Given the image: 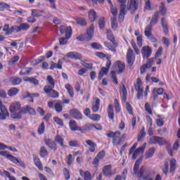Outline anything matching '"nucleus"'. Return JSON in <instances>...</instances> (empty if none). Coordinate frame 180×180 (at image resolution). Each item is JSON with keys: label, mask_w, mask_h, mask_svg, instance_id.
Returning a JSON list of instances; mask_svg holds the SVG:
<instances>
[{"label": "nucleus", "mask_w": 180, "mask_h": 180, "mask_svg": "<svg viewBox=\"0 0 180 180\" xmlns=\"http://www.w3.org/2000/svg\"><path fill=\"white\" fill-rule=\"evenodd\" d=\"M46 129V126L44 125V122H41V124L39 125L38 128V134L41 135L44 133V130Z\"/></svg>", "instance_id": "56"}, {"label": "nucleus", "mask_w": 180, "mask_h": 180, "mask_svg": "<svg viewBox=\"0 0 180 180\" xmlns=\"http://www.w3.org/2000/svg\"><path fill=\"white\" fill-rule=\"evenodd\" d=\"M65 88L67 89L69 95H70L71 98H74V89L70 84H67L65 85Z\"/></svg>", "instance_id": "38"}, {"label": "nucleus", "mask_w": 180, "mask_h": 180, "mask_svg": "<svg viewBox=\"0 0 180 180\" xmlns=\"http://www.w3.org/2000/svg\"><path fill=\"white\" fill-rule=\"evenodd\" d=\"M20 29L21 32H26L30 29V25L26 22H22L20 24Z\"/></svg>", "instance_id": "39"}, {"label": "nucleus", "mask_w": 180, "mask_h": 180, "mask_svg": "<svg viewBox=\"0 0 180 180\" xmlns=\"http://www.w3.org/2000/svg\"><path fill=\"white\" fill-rule=\"evenodd\" d=\"M159 18H160V12L157 11L152 16V19L150 20L149 26L153 27V26H155V25H157V23H158Z\"/></svg>", "instance_id": "19"}, {"label": "nucleus", "mask_w": 180, "mask_h": 180, "mask_svg": "<svg viewBox=\"0 0 180 180\" xmlns=\"http://www.w3.org/2000/svg\"><path fill=\"white\" fill-rule=\"evenodd\" d=\"M67 57H68V58H72V60H81L82 58V55L78 52L71 51L67 54Z\"/></svg>", "instance_id": "16"}, {"label": "nucleus", "mask_w": 180, "mask_h": 180, "mask_svg": "<svg viewBox=\"0 0 180 180\" xmlns=\"http://www.w3.org/2000/svg\"><path fill=\"white\" fill-rule=\"evenodd\" d=\"M34 162L39 171H43V164L41 163V161H40V158H39V157H34Z\"/></svg>", "instance_id": "28"}, {"label": "nucleus", "mask_w": 180, "mask_h": 180, "mask_svg": "<svg viewBox=\"0 0 180 180\" xmlns=\"http://www.w3.org/2000/svg\"><path fill=\"white\" fill-rule=\"evenodd\" d=\"M44 143L49 148H51L53 151H57V143L51 139H45Z\"/></svg>", "instance_id": "11"}, {"label": "nucleus", "mask_w": 180, "mask_h": 180, "mask_svg": "<svg viewBox=\"0 0 180 180\" xmlns=\"http://www.w3.org/2000/svg\"><path fill=\"white\" fill-rule=\"evenodd\" d=\"M68 40H70V38H68L67 37H65V38L64 37L60 38L59 44L61 46H64V45L67 44V43H68Z\"/></svg>", "instance_id": "59"}, {"label": "nucleus", "mask_w": 180, "mask_h": 180, "mask_svg": "<svg viewBox=\"0 0 180 180\" xmlns=\"http://www.w3.org/2000/svg\"><path fill=\"white\" fill-rule=\"evenodd\" d=\"M44 11H39L38 9H32V18H40L41 16V13H44Z\"/></svg>", "instance_id": "34"}, {"label": "nucleus", "mask_w": 180, "mask_h": 180, "mask_svg": "<svg viewBox=\"0 0 180 180\" xmlns=\"http://www.w3.org/2000/svg\"><path fill=\"white\" fill-rule=\"evenodd\" d=\"M21 105L19 102L14 103L10 105V112L11 113H15V112H20Z\"/></svg>", "instance_id": "17"}, {"label": "nucleus", "mask_w": 180, "mask_h": 180, "mask_svg": "<svg viewBox=\"0 0 180 180\" xmlns=\"http://www.w3.org/2000/svg\"><path fill=\"white\" fill-rule=\"evenodd\" d=\"M176 169V160L175 159H172L170 162V172H174Z\"/></svg>", "instance_id": "48"}, {"label": "nucleus", "mask_w": 180, "mask_h": 180, "mask_svg": "<svg viewBox=\"0 0 180 180\" xmlns=\"http://www.w3.org/2000/svg\"><path fill=\"white\" fill-rule=\"evenodd\" d=\"M54 68H58V70H63V59H59L58 63L51 61L50 70H54Z\"/></svg>", "instance_id": "18"}, {"label": "nucleus", "mask_w": 180, "mask_h": 180, "mask_svg": "<svg viewBox=\"0 0 180 180\" xmlns=\"http://www.w3.org/2000/svg\"><path fill=\"white\" fill-rule=\"evenodd\" d=\"M146 131L144 130V127H143L138 134L137 141H141V140L146 137Z\"/></svg>", "instance_id": "40"}, {"label": "nucleus", "mask_w": 180, "mask_h": 180, "mask_svg": "<svg viewBox=\"0 0 180 180\" xmlns=\"http://www.w3.org/2000/svg\"><path fill=\"white\" fill-rule=\"evenodd\" d=\"M136 85H135V89L137 92L136 98L137 99H142L143 98V94H144V89L141 88V85L143 83L141 82V79L138 78L136 80Z\"/></svg>", "instance_id": "5"}, {"label": "nucleus", "mask_w": 180, "mask_h": 180, "mask_svg": "<svg viewBox=\"0 0 180 180\" xmlns=\"http://www.w3.org/2000/svg\"><path fill=\"white\" fill-rule=\"evenodd\" d=\"M18 61H19V56H13V58H11L10 59V60L8 63V64L11 67H13V65H15V63H18Z\"/></svg>", "instance_id": "41"}, {"label": "nucleus", "mask_w": 180, "mask_h": 180, "mask_svg": "<svg viewBox=\"0 0 180 180\" xmlns=\"http://www.w3.org/2000/svg\"><path fill=\"white\" fill-rule=\"evenodd\" d=\"M53 89L54 88L50 87V86H45L44 88V91L45 94H47L51 98H58V96H60V94L58 93V91L54 90Z\"/></svg>", "instance_id": "7"}, {"label": "nucleus", "mask_w": 180, "mask_h": 180, "mask_svg": "<svg viewBox=\"0 0 180 180\" xmlns=\"http://www.w3.org/2000/svg\"><path fill=\"white\" fill-rule=\"evenodd\" d=\"M95 127V124H86L81 128V133H85V131H89Z\"/></svg>", "instance_id": "25"}, {"label": "nucleus", "mask_w": 180, "mask_h": 180, "mask_svg": "<svg viewBox=\"0 0 180 180\" xmlns=\"http://www.w3.org/2000/svg\"><path fill=\"white\" fill-rule=\"evenodd\" d=\"M135 60L136 58L133 54V50L131 49H129L127 53V61L129 68H131V67H133Z\"/></svg>", "instance_id": "9"}, {"label": "nucleus", "mask_w": 180, "mask_h": 180, "mask_svg": "<svg viewBox=\"0 0 180 180\" xmlns=\"http://www.w3.org/2000/svg\"><path fill=\"white\" fill-rule=\"evenodd\" d=\"M140 32H139V30L135 31V36H138L136 38L137 40V43H138V46L139 47H141L143 46V36L139 35Z\"/></svg>", "instance_id": "33"}, {"label": "nucleus", "mask_w": 180, "mask_h": 180, "mask_svg": "<svg viewBox=\"0 0 180 180\" xmlns=\"http://www.w3.org/2000/svg\"><path fill=\"white\" fill-rule=\"evenodd\" d=\"M5 9H11V6L8 4L0 2V12H4Z\"/></svg>", "instance_id": "46"}, {"label": "nucleus", "mask_w": 180, "mask_h": 180, "mask_svg": "<svg viewBox=\"0 0 180 180\" xmlns=\"http://www.w3.org/2000/svg\"><path fill=\"white\" fill-rule=\"evenodd\" d=\"M13 32H15V33H20L21 32L20 25H13L11 27L10 33H13Z\"/></svg>", "instance_id": "53"}, {"label": "nucleus", "mask_w": 180, "mask_h": 180, "mask_svg": "<svg viewBox=\"0 0 180 180\" xmlns=\"http://www.w3.org/2000/svg\"><path fill=\"white\" fill-rule=\"evenodd\" d=\"M141 164V159H138L134 166V175H136L138 178H139V180H141V178H143V180H150L153 178L150 176V174H148L144 176V172H146V169H144V166H142L140 168V165ZM139 168H140L139 171Z\"/></svg>", "instance_id": "1"}, {"label": "nucleus", "mask_w": 180, "mask_h": 180, "mask_svg": "<svg viewBox=\"0 0 180 180\" xmlns=\"http://www.w3.org/2000/svg\"><path fill=\"white\" fill-rule=\"evenodd\" d=\"M12 85H19L22 82V79L19 77H14L11 79Z\"/></svg>", "instance_id": "49"}, {"label": "nucleus", "mask_w": 180, "mask_h": 180, "mask_svg": "<svg viewBox=\"0 0 180 180\" xmlns=\"http://www.w3.org/2000/svg\"><path fill=\"white\" fill-rule=\"evenodd\" d=\"M108 72H109V69L105 67L101 68L98 75V79H102V78H103V75H108Z\"/></svg>", "instance_id": "31"}, {"label": "nucleus", "mask_w": 180, "mask_h": 180, "mask_svg": "<svg viewBox=\"0 0 180 180\" xmlns=\"http://www.w3.org/2000/svg\"><path fill=\"white\" fill-rule=\"evenodd\" d=\"M55 143H57V144H59L63 148H67V146L64 145V138L60 135H56L55 136Z\"/></svg>", "instance_id": "23"}, {"label": "nucleus", "mask_w": 180, "mask_h": 180, "mask_svg": "<svg viewBox=\"0 0 180 180\" xmlns=\"http://www.w3.org/2000/svg\"><path fill=\"white\" fill-rule=\"evenodd\" d=\"M108 115L109 119H110L111 120H113V119H115V112H113V105H112V104L108 105Z\"/></svg>", "instance_id": "30"}, {"label": "nucleus", "mask_w": 180, "mask_h": 180, "mask_svg": "<svg viewBox=\"0 0 180 180\" xmlns=\"http://www.w3.org/2000/svg\"><path fill=\"white\" fill-rule=\"evenodd\" d=\"M152 53L153 49H151L150 46H143L141 51L143 58L148 59Z\"/></svg>", "instance_id": "14"}, {"label": "nucleus", "mask_w": 180, "mask_h": 180, "mask_svg": "<svg viewBox=\"0 0 180 180\" xmlns=\"http://www.w3.org/2000/svg\"><path fill=\"white\" fill-rule=\"evenodd\" d=\"M76 23L80 26H86V20L82 18H75Z\"/></svg>", "instance_id": "42"}, {"label": "nucleus", "mask_w": 180, "mask_h": 180, "mask_svg": "<svg viewBox=\"0 0 180 180\" xmlns=\"http://www.w3.org/2000/svg\"><path fill=\"white\" fill-rule=\"evenodd\" d=\"M120 5V11L119 14V19H124V15H126V0H118Z\"/></svg>", "instance_id": "13"}, {"label": "nucleus", "mask_w": 180, "mask_h": 180, "mask_svg": "<svg viewBox=\"0 0 180 180\" xmlns=\"http://www.w3.org/2000/svg\"><path fill=\"white\" fill-rule=\"evenodd\" d=\"M96 18H98L96 12H95L94 9L90 10L89 12V19L90 22H95L96 20Z\"/></svg>", "instance_id": "29"}, {"label": "nucleus", "mask_w": 180, "mask_h": 180, "mask_svg": "<svg viewBox=\"0 0 180 180\" xmlns=\"http://www.w3.org/2000/svg\"><path fill=\"white\" fill-rule=\"evenodd\" d=\"M72 162H74V159L72 158V155L69 154L66 158V163L69 167L72 165Z\"/></svg>", "instance_id": "52"}, {"label": "nucleus", "mask_w": 180, "mask_h": 180, "mask_svg": "<svg viewBox=\"0 0 180 180\" xmlns=\"http://www.w3.org/2000/svg\"><path fill=\"white\" fill-rule=\"evenodd\" d=\"M39 155H40L42 158H44V157H47V155H49V151L47 150V149L46 148V147L41 146V147L40 148Z\"/></svg>", "instance_id": "35"}, {"label": "nucleus", "mask_w": 180, "mask_h": 180, "mask_svg": "<svg viewBox=\"0 0 180 180\" xmlns=\"http://www.w3.org/2000/svg\"><path fill=\"white\" fill-rule=\"evenodd\" d=\"M139 9V0H130L129 2L128 10L131 11V13H134Z\"/></svg>", "instance_id": "12"}, {"label": "nucleus", "mask_w": 180, "mask_h": 180, "mask_svg": "<svg viewBox=\"0 0 180 180\" xmlns=\"http://www.w3.org/2000/svg\"><path fill=\"white\" fill-rule=\"evenodd\" d=\"M158 12H159V13H160L162 16L165 15V13H167V8L165 7V4L164 3L161 4V6L160 7V11H158Z\"/></svg>", "instance_id": "47"}, {"label": "nucleus", "mask_w": 180, "mask_h": 180, "mask_svg": "<svg viewBox=\"0 0 180 180\" xmlns=\"http://www.w3.org/2000/svg\"><path fill=\"white\" fill-rule=\"evenodd\" d=\"M110 76L111 77V78L112 79V82H114V84L117 85L118 82H117V77L116 76V72L111 71L110 73Z\"/></svg>", "instance_id": "51"}, {"label": "nucleus", "mask_w": 180, "mask_h": 180, "mask_svg": "<svg viewBox=\"0 0 180 180\" xmlns=\"http://www.w3.org/2000/svg\"><path fill=\"white\" fill-rule=\"evenodd\" d=\"M26 82H30V84H34V85H39V80L34 77H27L25 79Z\"/></svg>", "instance_id": "44"}, {"label": "nucleus", "mask_w": 180, "mask_h": 180, "mask_svg": "<svg viewBox=\"0 0 180 180\" xmlns=\"http://www.w3.org/2000/svg\"><path fill=\"white\" fill-rule=\"evenodd\" d=\"M3 32H5V36H11V28H9V24H6L3 28Z\"/></svg>", "instance_id": "50"}, {"label": "nucleus", "mask_w": 180, "mask_h": 180, "mask_svg": "<svg viewBox=\"0 0 180 180\" xmlns=\"http://www.w3.org/2000/svg\"><path fill=\"white\" fill-rule=\"evenodd\" d=\"M4 175L6 178H8L9 180H16V178L11 175L9 172H4Z\"/></svg>", "instance_id": "64"}, {"label": "nucleus", "mask_w": 180, "mask_h": 180, "mask_svg": "<svg viewBox=\"0 0 180 180\" xmlns=\"http://www.w3.org/2000/svg\"><path fill=\"white\" fill-rule=\"evenodd\" d=\"M169 169V164L168 163V162L166 161L165 162V167L162 169L163 174H165V175H167Z\"/></svg>", "instance_id": "61"}, {"label": "nucleus", "mask_w": 180, "mask_h": 180, "mask_svg": "<svg viewBox=\"0 0 180 180\" xmlns=\"http://www.w3.org/2000/svg\"><path fill=\"white\" fill-rule=\"evenodd\" d=\"M100 108H101V99H99L98 98H96L95 104L93 105V107H92V111L94 112V113H96V112L99 110Z\"/></svg>", "instance_id": "27"}, {"label": "nucleus", "mask_w": 180, "mask_h": 180, "mask_svg": "<svg viewBox=\"0 0 180 180\" xmlns=\"http://www.w3.org/2000/svg\"><path fill=\"white\" fill-rule=\"evenodd\" d=\"M149 144H158V146H165L167 140L164 137L154 136L150 138Z\"/></svg>", "instance_id": "4"}, {"label": "nucleus", "mask_w": 180, "mask_h": 180, "mask_svg": "<svg viewBox=\"0 0 180 180\" xmlns=\"http://www.w3.org/2000/svg\"><path fill=\"white\" fill-rule=\"evenodd\" d=\"M69 126L72 131H81V127L77 126V122L75 120H70L69 122Z\"/></svg>", "instance_id": "22"}, {"label": "nucleus", "mask_w": 180, "mask_h": 180, "mask_svg": "<svg viewBox=\"0 0 180 180\" xmlns=\"http://www.w3.org/2000/svg\"><path fill=\"white\" fill-rule=\"evenodd\" d=\"M106 136L109 139H112V144L113 146H116L117 144V139H120V131H117L113 132L109 131L108 133L106 134Z\"/></svg>", "instance_id": "8"}, {"label": "nucleus", "mask_w": 180, "mask_h": 180, "mask_svg": "<svg viewBox=\"0 0 180 180\" xmlns=\"http://www.w3.org/2000/svg\"><path fill=\"white\" fill-rule=\"evenodd\" d=\"M19 94V89L16 87H13L8 91V95L10 96H16Z\"/></svg>", "instance_id": "32"}, {"label": "nucleus", "mask_w": 180, "mask_h": 180, "mask_svg": "<svg viewBox=\"0 0 180 180\" xmlns=\"http://www.w3.org/2000/svg\"><path fill=\"white\" fill-rule=\"evenodd\" d=\"M91 49H94V50H101L102 49V45L98 44V42H93L91 44Z\"/></svg>", "instance_id": "58"}, {"label": "nucleus", "mask_w": 180, "mask_h": 180, "mask_svg": "<svg viewBox=\"0 0 180 180\" xmlns=\"http://www.w3.org/2000/svg\"><path fill=\"white\" fill-rule=\"evenodd\" d=\"M94 29H95V27L94 26V24H91L90 25L89 29L87 30L86 33L84 34L87 37V39H89L90 41L91 40H92V37H94Z\"/></svg>", "instance_id": "20"}, {"label": "nucleus", "mask_w": 180, "mask_h": 180, "mask_svg": "<svg viewBox=\"0 0 180 180\" xmlns=\"http://www.w3.org/2000/svg\"><path fill=\"white\" fill-rule=\"evenodd\" d=\"M12 119L20 120L22 119V114L26 115L27 113H30L32 116H34L36 115V110H34L33 108L30 107V105H26L22 107L18 112H11Z\"/></svg>", "instance_id": "2"}, {"label": "nucleus", "mask_w": 180, "mask_h": 180, "mask_svg": "<svg viewBox=\"0 0 180 180\" xmlns=\"http://www.w3.org/2000/svg\"><path fill=\"white\" fill-rule=\"evenodd\" d=\"M47 81L50 85V88H54V86H56V82H54V78H53L51 75L47 76Z\"/></svg>", "instance_id": "43"}, {"label": "nucleus", "mask_w": 180, "mask_h": 180, "mask_svg": "<svg viewBox=\"0 0 180 180\" xmlns=\"http://www.w3.org/2000/svg\"><path fill=\"white\" fill-rule=\"evenodd\" d=\"M86 143L90 147L89 148V150L90 151V153H95V150L96 148V143H95L94 141L89 139L86 141Z\"/></svg>", "instance_id": "26"}, {"label": "nucleus", "mask_w": 180, "mask_h": 180, "mask_svg": "<svg viewBox=\"0 0 180 180\" xmlns=\"http://www.w3.org/2000/svg\"><path fill=\"white\" fill-rule=\"evenodd\" d=\"M63 174H64L65 179L66 180H69L70 178H71V176H70V171H69L68 169H67V168H64V169H63Z\"/></svg>", "instance_id": "62"}, {"label": "nucleus", "mask_w": 180, "mask_h": 180, "mask_svg": "<svg viewBox=\"0 0 180 180\" xmlns=\"http://www.w3.org/2000/svg\"><path fill=\"white\" fill-rule=\"evenodd\" d=\"M76 39L77 40H78V41H90L86 35H85V34L77 37Z\"/></svg>", "instance_id": "54"}, {"label": "nucleus", "mask_w": 180, "mask_h": 180, "mask_svg": "<svg viewBox=\"0 0 180 180\" xmlns=\"http://www.w3.org/2000/svg\"><path fill=\"white\" fill-rule=\"evenodd\" d=\"M151 32H153V27L151 25H147L145 28V36L146 37H151Z\"/></svg>", "instance_id": "37"}, {"label": "nucleus", "mask_w": 180, "mask_h": 180, "mask_svg": "<svg viewBox=\"0 0 180 180\" xmlns=\"http://www.w3.org/2000/svg\"><path fill=\"white\" fill-rule=\"evenodd\" d=\"M0 110L1 113H4V115H6L7 117H9V112H8V110H6V108L5 107V105H4V104H1L0 105Z\"/></svg>", "instance_id": "57"}, {"label": "nucleus", "mask_w": 180, "mask_h": 180, "mask_svg": "<svg viewBox=\"0 0 180 180\" xmlns=\"http://www.w3.org/2000/svg\"><path fill=\"white\" fill-rule=\"evenodd\" d=\"M84 180H92V174H91V172L86 171L84 172Z\"/></svg>", "instance_id": "63"}, {"label": "nucleus", "mask_w": 180, "mask_h": 180, "mask_svg": "<svg viewBox=\"0 0 180 180\" xmlns=\"http://www.w3.org/2000/svg\"><path fill=\"white\" fill-rule=\"evenodd\" d=\"M89 119H91V120H94V122H98V120H101V115L98 114L90 115Z\"/></svg>", "instance_id": "55"}, {"label": "nucleus", "mask_w": 180, "mask_h": 180, "mask_svg": "<svg viewBox=\"0 0 180 180\" xmlns=\"http://www.w3.org/2000/svg\"><path fill=\"white\" fill-rule=\"evenodd\" d=\"M111 27L114 30H116L118 27L117 20H116V17L111 18Z\"/></svg>", "instance_id": "45"}, {"label": "nucleus", "mask_w": 180, "mask_h": 180, "mask_svg": "<svg viewBox=\"0 0 180 180\" xmlns=\"http://www.w3.org/2000/svg\"><path fill=\"white\" fill-rule=\"evenodd\" d=\"M107 38L110 40V41L112 42L115 47H117V44L116 43V39H115V36L113 35L112 30H107Z\"/></svg>", "instance_id": "21"}, {"label": "nucleus", "mask_w": 180, "mask_h": 180, "mask_svg": "<svg viewBox=\"0 0 180 180\" xmlns=\"http://www.w3.org/2000/svg\"><path fill=\"white\" fill-rule=\"evenodd\" d=\"M0 155H1L2 157H6V158H8V160L10 161H11V162H13V164H20V167H22V168H25V163L16 158L15 156L12 155H9V152L8 151H5V150H1L0 151Z\"/></svg>", "instance_id": "3"}, {"label": "nucleus", "mask_w": 180, "mask_h": 180, "mask_svg": "<svg viewBox=\"0 0 180 180\" xmlns=\"http://www.w3.org/2000/svg\"><path fill=\"white\" fill-rule=\"evenodd\" d=\"M103 174L105 176H112L113 173H112V165H106L103 169Z\"/></svg>", "instance_id": "24"}, {"label": "nucleus", "mask_w": 180, "mask_h": 180, "mask_svg": "<svg viewBox=\"0 0 180 180\" xmlns=\"http://www.w3.org/2000/svg\"><path fill=\"white\" fill-rule=\"evenodd\" d=\"M69 113L73 119H76V120H82V113L77 108L70 110Z\"/></svg>", "instance_id": "10"}, {"label": "nucleus", "mask_w": 180, "mask_h": 180, "mask_svg": "<svg viewBox=\"0 0 180 180\" xmlns=\"http://www.w3.org/2000/svg\"><path fill=\"white\" fill-rule=\"evenodd\" d=\"M115 65L118 68V74H122V72H124V70H126V64L124 62L117 60L115 63Z\"/></svg>", "instance_id": "15"}, {"label": "nucleus", "mask_w": 180, "mask_h": 180, "mask_svg": "<svg viewBox=\"0 0 180 180\" xmlns=\"http://www.w3.org/2000/svg\"><path fill=\"white\" fill-rule=\"evenodd\" d=\"M59 30L60 34H65V37L68 39H71V36H72V28L71 26L65 27L64 25H60Z\"/></svg>", "instance_id": "6"}, {"label": "nucleus", "mask_w": 180, "mask_h": 180, "mask_svg": "<svg viewBox=\"0 0 180 180\" xmlns=\"http://www.w3.org/2000/svg\"><path fill=\"white\" fill-rule=\"evenodd\" d=\"M55 110L58 113H61L63 112V105L60 103H56L55 104Z\"/></svg>", "instance_id": "60"}, {"label": "nucleus", "mask_w": 180, "mask_h": 180, "mask_svg": "<svg viewBox=\"0 0 180 180\" xmlns=\"http://www.w3.org/2000/svg\"><path fill=\"white\" fill-rule=\"evenodd\" d=\"M154 153H155V148H150L149 150L146 153V160H148V158H151V157L154 155Z\"/></svg>", "instance_id": "36"}]
</instances>
